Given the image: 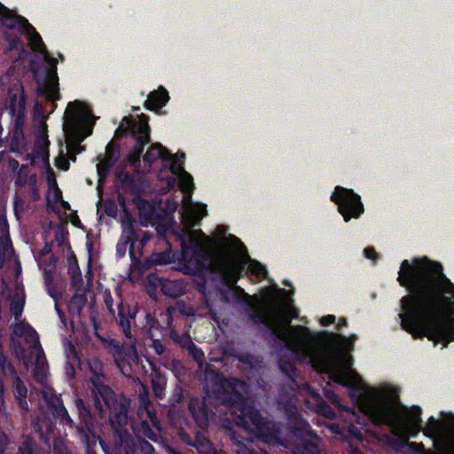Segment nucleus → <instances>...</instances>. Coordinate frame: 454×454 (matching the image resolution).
Returning <instances> with one entry per match:
<instances>
[{"mask_svg": "<svg viewBox=\"0 0 454 454\" xmlns=\"http://www.w3.org/2000/svg\"><path fill=\"white\" fill-rule=\"evenodd\" d=\"M397 281L408 294L400 300L401 328L415 340L446 348L454 341V284L443 266L427 256L401 262Z\"/></svg>", "mask_w": 454, "mask_h": 454, "instance_id": "obj_1", "label": "nucleus"}, {"mask_svg": "<svg viewBox=\"0 0 454 454\" xmlns=\"http://www.w3.org/2000/svg\"><path fill=\"white\" fill-rule=\"evenodd\" d=\"M142 154L130 151L127 155V161L134 168L136 173L139 172L141 168Z\"/></svg>", "mask_w": 454, "mask_h": 454, "instance_id": "obj_42", "label": "nucleus"}, {"mask_svg": "<svg viewBox=\"0 0 454 454\" xmlns=\"http://www.w3.org/2000/svg\"><path fill=\"white\" fill-rule=\"evenodd\" d=\"M148 280L153 285L158 286L162 294L167 296L177 298L184 293V286L180 281L160 278L156 274H150Z\"/></svg>", "mask_w": 454, "mask_h": 454, "instance_id": "obj_16", "label": "nucleus"}, {"mask_svg": "<svg viewBox=\"0 0 454 454\" xmlns=\"http://www.w3.org/2000/svg\"><path fill=\"white\" fill-rule=\"evenodd\" d=\"M68 274L71 278L73 287H80L82 285V273L75 257H74V262L69 264Z\"/></svg>", "mask_w": 454, "mask_h": 454, "instance_id": "obj_33", "label": "nucleus"}, {"mask_svg": "<svg viewBox=\"0 0 454 454\" xmlns=\"http://www.w3.org/2000/svg\"><path fill=\"white\" fill-rule=\"evenodd\" d=\"M91 110L84 113L77 101L70 102L67 107L63 129L67 136L69 160L75 161L76 155L85 151L82 142L92 134L93 123H89L86 115H90Z\"/></svg>", "mask_w": 454, "mask_h": 454, "instance_id": "obj_5", "label": "nucleus"}, {"mask_svg": "<svg viewBox=\"0 0 454 454\" xmlns=\"http://www.w3.org/2000/svg\"><path fill=\"white\" fill-rule=\"evenodd\" d=\"M87 302V298L84 294H74L69 303V309L71 310L74 309L77 314H80L82 309L84 308Z\"/></svg>", "mask_w": 454, "mask_h": 454, "instance_id": "obj_37", "label": "nucleus"}, {"mask_svg": "<svg viewBox=\"0 0 454 454\" xmlns=\"http://www.w3.org/2000/svg\"><path fill=\"white\" fill-rule=\"evenodd\" d=\"M127 121L128 126L123 128V123H121L115 133L118 135L121 132V136L126 135L128 132L132 133L136 140V145L132 151L143 155L145 146L151 142L148 116L142 114L139 123L134 122L127 116L123 118L122 121Z\"/></svg>", "mask_w": 454, "mask_h": 454, "instance_id": "obj_11", "label": "nucleus"}, {"mask_svg": "<svg viewBox=\"0 0 454 454\" xmlns=\"http://www.w3.org/2000/svg\"><path fill=\"white\" fill-rule=\"evenodd\" d=\"M331 200L338 206L339 213L345 222L351 218H358L364 213L361 197L352 189L336 186L331 195Z\"/></svg>", "mask_w": 454, "mask_h": 454, "instance_id": "obj_8", "label": "nucleus"}, {"mask_svg": "<svg viewBox=\"0 0 454 454\" xmlns=\"http://www.w3.org/2000/svg\"><path fill=\"white\" fill-rule=\"evenodd\" d=\"M24 301L23 300H13L11 302V312L14 316L15 319H19L23 312L24 309Z\"/></svg>", "mask_w": 454, "mask_h": 454, "instance_id": "obj_44", "label": "nucleus"}, {"mask_svg": "<svg viewBox=\"0 0 454 454\" xmlns=\"http://www.w3.org/2000/svg\"><path fill=\"white\" fill-rule=\"evenodd\" d=\"M440 423L434 417L431 416L428 419L427 426L423 429V433L427 436H432L435 434L439 429Z\"/></svg>", "mask_w": 454, "mask_h": 454, "instance_id": "obj_43", "label": "nucleus"}, {"mask_svg": "<svg viewBox=\"0 0 454 454\" xmlns=\"http://www.w3.org/2000/svg\"><path fill=\"white\" fill-rule=\"evenodd\" d=\"M245 265L242 263L233 262L223 264L220 266V276L223 282L226 285H234L243 276Z\"/></svg>", "mask_w": 454, "mask_h": 454, "instance_id": "obj_21", "label": "nucleus"}, {"mask_svg": "<svg viewBox=\"0 0 454 454\" xmlns=\"http://www.w3.org/2000/svg\"><path fill=\"white\" fill-rule=\"evenodd\" d=\"M169 156L170 152L168 149L163 147L160 144L156 143L151 145L147 152L143 156V159L149 167H152V165L159 159L164 163L167 162V159H168Z\"/></svg>", "mask_w": 454, "mask_h": 454, "instance_id": "obj_24", "label": "nucleus"}, {"mask_svg": "<svg viewBox=\"0 0 454 454\" xmlns=\"http://www.w3.org/2000/svg\"><path fill=\"white\" fill-rule=\"evenodd\" d=\"M372 420L379 424H390L393 420L394 413L392 408L386 403L375 404L370 412Z\"/></svg>", "mask_w": 454, "mask_h": 454, "instance_id": "obj_23", "label": "nucleus"}, {"mask_svg": "<svg viewBox=\"0 0 454 454\" xmlns=\"http://www.w3.org/2000/svg\"><path fill=\"white\" fill-rule=\"evenodd\" d=\"M4 36L8 43L9 50L23 49V43L18 35L5 31Z\"/></svg>", "mask_w": 454, "mask_h": 454, "instance_id": "obj_39", "label": "nucleus"}, {"mask_svg": "<svg viewBox=\"0 0 454 454\" xmlns=\"http://www.w3.org/2000/svg\"><path fill=\"white\" fill-rule=\"evenodd\" d=\"M146 410H147V413H148V417L151 420V422L153 423V425L157 428L159 429L160 428V421L156 416V414L151 411L148 410V408L146 407Z\"/></svg>", "mask_w": 454, "mask_h": 454, "instance_id": "obj_62", "label": "nucleus"}, {"mask_svg": "<svg viewBox=\"0 0 454 454\" xmlns=\"http://www.w3.org/2000/svg\"><path fill=\"white\" fill-rule=\"evenodd\" d=\"M139 434H141L145 438H147L153 442H159L161 438L157 431H154L148 422L143 421L138 429Z\"/></svg>", "mask_w": 454, "mask_h": 454, "instance_id": "obj_36", "label": "nucleus"}, {"mask_svg": "<svg viewBox=\"0 0 454 454\" xmlns=\"http://www.w3.org/2000/svg\"><path fill=\"white\" fill-rule=\"evenodd\" d=\"M175 159L177 160L178 164L183 163L184 165V160L185 159V153L184 152H181V151H178L177 153L175 154V155L170 153V156L168 157V159H167V161H168L170 163V167L172 166L173 160Z\"/></svg>", "mask_w": 454, "mask_h": 454, "instance_id": "obj_51", "label": "nucleus"}, {"mask_svg": "<svg viewBox=\"0 0 454 454\" xmlns=\"http://www.w3.org/2000/svg\"><path fill=\"white\" fill-rule=\"evenodd\" d=\"M47 61L50 65L43 67V78L40 80L36 77V82L38 83L36 91L38 96L45 97L47 100L54 102L60 98L59 93L57 62L56 59L51 56ZM32 71L35 73L36 76L38 75L35 68H32Z\"/></svg>", "mask_w": 454, "mask_h": 454, "instance_id": "obj_10", "label": "nucleus"}, {"mask_svg": "<svg viewBox=\"0 0 454 454\" xmlns=\"http://www.w3.org/2000/svg\"><path fill=\"white\" fill-rule=\"evenodd\" d=\"M49 145L50 142L46 137L43 140V145H41L37 151V154L41 156L43 160L46 158V153L49 154Z\"/></svg>", "mask_w": 454, "mask_h": 454, "instance_id": "obj_52", "label": "nucleus"}, {"mask_svg": "<svg viewBox=\"0 0 454 454\" xmlns=\"http://www.w3.org/2000/svg\"><path fill=\"white\" fill-rule=\"evenodd\" d=\"M176 344H178L181 348L188 350L195 359H198V356L193 351H199L200 356H204L203 351L195 345V343L192 340L191 337L187 333L183 334L182 337L177 340Z\"/></svg>", "mask_w": 454, "mask_h": 454, "instance_id": "obj_32", "label": "nucleus"}, {"mask_svg": "<svg viewBox=\"0 0 454 454\" xmlns=\"http://www.w3.org/2000/svg\"><path fill=\"white\" fill-rule=\"evenodd\" d=\"M184 397V395L183 388L176 387L170 396V402L172 403V404L180 403L183 402Z\"/></svg>", "mask_w": 454, "mask_h": 454, "instance_id": "obj_48", "label": "nucleus"}, {"mask_svg": "<svg viewBox=\"0 0 454 454\" xmlns=\"http://www.w3.org/2000/svg\"><path fill=\"white\" fill-rule=\"evenodd\" d=\"M173 309L168 308L164 312H160L158 317L155 314L146 313L145 325L151 337H155L157 333L164 337L173 323Z\"/></svg>", "mask_w": 454, "mask_h": 454, "instance_id": "obj_15", "label": "nucleus"}, {"mask_svg": "<svg viewBox=\"0 0 454 454\" xmlns=\"http://www.w3.org/2000/svg\"><path fill=\"white\" fill-rule=\"evenodd\" d=\"M215 376L217 378V380H219L220 381V387H219V392L221 393V399L223 400V397L224 396L225 393L231 391V387H234L233 385H231V384H228L227 385V387L225 388V386H224V379L220 376L219 374L216 375L215 372H214V378L215 379Z\"/></svg>", "mask_w": 454, "mask_h": 454, "instance_id": "obj_49", "label": "nucleus"}, {"mask_svg": "<svg viewBox=\"0 0 454 454\" xmlns=\"http://www.w3.org/2000/svg\"><path fill=\"white\" fill-rule=\"evenodd\" d=\"M168 100L169 95L168 90L160 85L158 90H154L148 94L144 106L149 111L158 113L166 106Z\"/></svg>", "mask_w": 454, "mask_h": 454, "instance_id": "obj_19", "label": "nucleus"}, {"mask_svg": "<svg viewBox=\"0 0 454 454\" xmlns=\"http://www.w3.org/2000/svg\"><path fill=\"white\" fill-rule=\"evenodd\" d=\"M152 387L154 395L161 398L166 388V379L160 372H156L152 379Z\"/></svg>", "mask_w": 454, "mask_h": 454, "instance_id": "obj_34", "label": "nucleus"}, {"mask_svg": "<svg viewBox=\"0 0 454 454\" xmlns=\"http://www.w3.org/2000/svg\"><path fill=\"white\" fill-rule=\"evenodd\" d=\"M25 146V136L23 133L22 126L19 121H16L11 137L10 147L12 152H18Z\"/></svg>", "mask_w": 454, "mask_h": 454, "instance_id": "obj_30", "label": "nucleus"}, {"mask_svg": "<svg viewBox=\"0 0 454 454\" xmlns=\"http://www.w3.org/2000/svg\"><path fill=\"white\" fill-rule=\"evenodd\" d=\"M235 357L241 364H247L251 367H253L256 363L255 357L248 352L239 353L235 355Z\"/></svg>", "mask_w": 454, "mask_h": 454, "instance_id": "obj_45", "label": "nucleus"}, {"mask_svg": "<svg viewBox=\"0 0 454 454\" xmlns=\"http://www.w3.org/2000/svg\"><path fill=\"white\" fill-rule=\"evenodd\" d=\"M14 333L17 335H19V336L23 335L25 333H36L35 330L30 325H28V324L25 325L23 323L18 324L16 325Z\"/></svg>", "mask_w": 454, "mask_h": 454, "instance_id": "obj_47", "label": "nucleus"}, {"mask_svg": "<svg viewBox=\"0 0 454 454\" xmlns=\"http://www.w3.org/2000/svg\"><path fill=\"white\" fill-rule=\"evenodd\" d=\"M278 365L280 372L296 384L297 368L295 364L288 359H279Z\"/></svg>", "mask_w": 454, "mask_h": 454, "instance_id": "obj_31", "label": "nucleus"}, {"mask_svg": "<svg viewBox=\"0 0 454 454\" xmlns=\"http://www.w3.org/2000/svg\"><path fill=\"white\" fill-rule=\"evenodd\" d=\"M4 347L0 341V368L4 372L14 373L15 369L12 364L8 360L7 356L4 354Z\"/></svg>", "mask_w": 454, "mask_h": 454, "instance_id": "obj_41", "label": "nucleus"}, {"mask_svg": "<svg viewBox=\"0 0 454 454\" xmlns=\"http://www.w3.org/2000/svg\"><path fill=\"white\" fill-rule=\"evenodd\" d=\"M248 270L257 278H264L268 274L265 266L256 260H250Z\"/></svg>", "mask_w": 454, "mask_h": 454, "instance_id": "obj_38", "label": "nucleus"}, {"mask_svg": "<svg viewBox=\"0 0 454 454\" xmlns=\"http://www.w3.org/2000/svg\"><path fill=\"white\" fill-rule=\"evenodd\" d=\"M49 407L51 408L53 416L59 419L63 425L67 426L70 428H76L77 424H75L70 417L60 397L57 396L51 400L49 402Z\"/></svg>", "mask_w": 454, "mask_h": 454, "instance_id": "obj_22", "label": "nucleus"}, {"mask_svg": "<svg viewBox=\"0 0 454 454\" xmlns=\"http://www.w3.org/2000/svg\"><path fill=\"white\" fill-rule=\"evenodd\" d=\"M223 403L230 406L231 413L238 427L254 432L264 442L271 441L276 437V432L270 421L264 419L260 411L235 387H231V391L225 393Z\"/></svg>", "mask_w": 454, "mask_h": 454, "instance_id": "obj_4", "label": "nucleus"}, {"mask_svg": "<svg viewBox=\"0 0 454 454\" xmlns=\"http://www.w3.org/2000/svg\"><path fill=\"white\" fill-rule=\"evenodd\" d=\"M137 313V309L135 307L124 304L122 301L118 305L116 322L127 338H131V320L135 319Z\"/></svg>", "mask_w": 454, "mask_h": 454, "instance_id": "obj_18", "label": "nucleus"}, {"mask_svg": "<svg viewBox=\"0 0 454 454\" xmlns=\"http://www.w3.org/2000/svg\"><path fill=\"white\" fill-rule=\"evenodd\" d=\"M168 333L169 338L175 343H176L177 340L182 337V335H180L179 333L174 327H171V326L169 327Z\"/></svg>", "mask_w": 454, "mask_h": 454, "instance_id": "obj_60", "label": "nucleus"}, {"mask_svg": "<svg viewBox=\"0 0 454 454\" xmlns=\"http://www.w3.org/2000/svg\"><path fill=\"white\" fill-rule=\"evenodd\" d=\"M52 189L54 198L53 200H51L50 195L47 196L46 200L48 205L54 204L59 200H62V192L60 191V189L58 186L53 187Z\"/></svg>", "mask_w": 454, "mask_h": 454, "instance_id": "obj_50", "label": "nucleus"}, {"mask_svg": "<svg viewBox=\"0 0 454 454\" xmlns=\"http://www.w3.org/2000/svg\"><path fill=\"white\" fill-rule=\"evenodd\" d=\"M47 181H48V184H49L50 188L58 186L56 176H55L53 169H51V171H48Z\"/></svg>", "mask_w": 454, "mask_h": 454, "instance_id": "obj_55", "label": "nucleus"}, {"mask_svg": "<svg viewBox=\"0 0 454 454\" xmlns=\"http://www.w3.org/2000/svg\"><path fill=\"white\" fill-rule=\"evenodd\" d=\"M335 319H336V317L333 315L324 316L320 319V324L323 326H328V325L333 324L335 322Z\"/></svg>", "mask_w": 454, "mask_h": 454, "instance_id": "obj_57", "label": "nucleus"}, {"mask_svg": "<svg viewBox=\"0 0 454 454\" xmlns=\"http://www.w3.org/2000/svg\"><path fill=\"white\" fill-rule=\"evenodd\" d=\"M27 389L25 384L20 378H17L14 383V396L18 401L20 408L24 411H28V403L27 401Z\"/></svg>", "mask_w": 454, "mask_h": 454, "instance_id": "obj_29", "label": "nucleus"}, {"mask_svg": "<svg viewBox=\"0 0 454 454\" xmlns=\"http://www.w3.org/2000/svg\"><path fill=\"white\" fill-rule=\"evenodd\" d=\"M181 439L190 446L194 447L200 454H214L215 448L210 440L204 434L197 432L194 435L181 431Z\"/></svg>", "mask_w": 454, "mask_h": 454, "instance_id": "obj_17", "label": "nucleus"}, {"mask_svg": "<svg viewBox=\"0 0 454 454\" xmlns=\"http://www.w3.org/2000/svg\"><path fill=\"white\" fill-rule=\"evenodd\" d=\"M0 23L3 27L13 30L17 29L20 35H25L34 51L41 53L45 60L50 59L47 48L35 28L28 20L14 12L0 3Z\"/></svg>", "mask_w": 454, "mask_h": 454, "instance_id": "obj_7", "label": "nucleus"}, {"mask_svg": "<svg viewBox=\"0 0 454 454\" xmlns=\"http://www.w3.org/2000/svg\"><path fill=\"white\" fill-rule=\"evenodd\" d=\"M138 234L133 229L129 230V235L123 243L119 242L116 246V254L119 257H123L126 254L127 246L129 245V253L130 258L135 259L134 247L136 242L138 240Z\"/></svg>", "mask_w": 454, "mask_h": 454, "instance_id": "obj_25", "label": "nucleus"}, {"mask_svg": "<svg viewBox=\"0 0 454 454\" xmlns=\"http://www.w3.org/2000/svg\"><path fill=\"white\" fill-rule=\"evenodd\" d=\"M119 146L110 142L106 147V158L103 161L97 165V170L99 176L104 177L113 168L119 159Z\"/></svg>", "mask_w": 454, "mask_h": 454, "instance_id": "obj_20", "label": "nucleus"}, {"mask_svg": "<svg viewBox=\"0 0 454 454\" xmlns=\"http://www.w3.org/2000/svg\"><path fill=\"white\" fill-rule=\"evenodd\" d=\"M246 305L253 325H262L270 330L276 338L284 342L285 348L294 355L296 361L308 362L317 371H323L328 366L325 355L317 345V335L308 327L295 325L286 330L278 329L272 319L278 317L279 310L277 307H270L268 311H262L249 301Z\"/></svg>", "mask_w": 454, "mask_h": 454, "instance_id": "obj_2", "label": "nucleus"}, {"mask_svg": "<svg viewBox=\"0 0 454 454\" xmlns=\"http://www.w3.org/2000/svg\"><path fill=\"white\" fill-rule=\"evenodd\" d=\"M422 410L419 406H412L408 411V417L414 426L416 432H419L422 429L423 421L421 419Z\"/></svg>", "mask_w": 454, "mask_h": 454, "instance_id": "obj_35", "label": "nucleus"}, {"mask_svg": "<svg viewBox=\"0 0 454 454\" xmlns=\"http://www.w3.org/2000/svg\"><path fill=\"white\" fill-rule=\"evenodd\" d=\"M339 356L342 360L344 369H338L334 371L332 374V379L335 382L349 388V396L351 399L358 400L362 396L364 389L362 387L356 385L351 381V377L348 372L353 364L352 357L345 355L342 351L339 353Z\"/></svg>", "mask_w": 454, "mask_h": 454, "instance_id": "obj_14", "label": "nucleus"}, {"mask_svg": "<svg viewBox=\"0 0 454 454\" xmlns=\"http://www.w3.org/2000/svg\"><path fill=\"white\" fill-rule=\"evenodd\" d=\"M189 411L196 425L200 428L205 429L215 419V405L207 396L202 398L194 397L190 400Z\"/></svg>", "mask_w": 454, "mask_h": 454, "instance_id": "obj_12", "label": "nucleus"}, {"mask_svg": "<svg viewBox=\"0 0 454 454\" xmlns=\"http://www.w3.org/2000/svg\"><path fill=\"white\" fill-rule=\"evenodd\" d=\"M54 308H55V310H56L61 323L63 324L64 326H66L67 325V317H66L63 309L60 308V305L58 301H55Z\"/></svg>", "mask_w": 454, "mask_h": 454, "instance_id": "obj_54", "label": "nucleus"}, {"mask_svg": "<svg viewBox=\"0 0 454 454\" xmlns=\"http://www.w3.org/2000/svg\"><path fill=\"white\" fill-rule=\"evenodd\" d=\"M56 166L63 170H67L69 168V162L67 160H63L60 162L59 159H56Z\"/></svg>", "mask_w": 454, "mask_h": 454, "instance_id": "obj_64", "label": "nucleus"}, {"mask_svg": "<svg viewBox=\"0 0 454 454\" xmlns=\"http://www.w3.org/2000/svg\"><path fill=\"white\" fill-rule=\"evenodd\" d=\"M102 374L94 372L90 378L91 394L95 408L99 412L109 411V421L121 443H125L132 453L139 450L142 454H155L153 446L145 438L137 435L133 440L125 430L129 422L130 400L123 394L117 395L108 385L100 380Z\"/></svg>", "mask_w": 454, "mask_h": 454, "instance_id": "obj_3", "label": "nucleus"}, {"mask_svg": "<svg viewBox=\"0 0 454 454\" xmlns=\"http://www.w3.org/2000/svg\"><path fill=\"white\" fill-rule=\"evenodd\" d=\"M115 184L120 191L124 194L145 195L146 190L145 178L138 173L130 174L124 170H119L115 173Z\"/></svg>", "mask_w": 454, "mask_h": 454, "instance_id": "obj_13", "label": "nucleus"}, {"mask_svg": "<svg viewBox=\"0 0 454 454\" xmlns=\"http://www.w3.org/2000/svg\"><path fill=\"white\" fill-rule=\"evenodd\" d=\"M181 254L184 261L189 263L194 262V268H190L189 271L194 277L197 290L205 293L207 278L212 269L202 261L205 257L203 247L194 238L189 236L186 239H182Z\"/></svg>", "mask_w": 454, "mask_h": 454, "instance_id": "obj_6", "label": "nucleus"}, {"mask_svg": "<svg viewBox=\"0 0 454 454\" xmlns=\"http://www.w3.org/2000/svg\"><path fill=\"white\" fill-rule=\"evenodd\" d=\"M18 454H49L32 437L27 436L18 449Z\"/></svg>", "mask_w": 454, "mask_h": 454, "instance_id": "obj_27", "label": "nucleus"}, {"mask_svg": "<svg viewBox=\"0 0 454 454\" xmlns=\"http://www.w3.org/2000/svg\"><path fill=\"white\" fill-rule=\"evenodd\" d=\"M152 344L151 348L153 349L155 354L161 356L166 351V347L162 344L161 340L159 338L151 337Z\"/></svg>", "mask_w": 454, "mask_h": 454, "instance_id": "obj_46", "label": "nucleus"}, {"mask_svg": "<svg viewBox=\"0 0 454 454\" xmlns=\"http://www.w3.org/2000/svg\"><path fill=\"white\" fill-rule=\"evenodd\" d=\"M52 243L45 242L43 247L40 250V255L44 256L51 252Z\"/></svg>", "mask_w": 454, "mask_h": 454, "instance_id": "obj_63", "label": "nucleus"}, {"mask_svg": "<svg viewBox=\"0 0 454 454\" xmlns=\"http://www.w3.org/2000/svg\"><path fill=\"white\" fill-rule=\"evenodd\" d=\"M47 61L50 65L43 67V78L40 80L36 77V82L38 83L36 91L38 96L45 97L47 100L54 102L60 98L59 93L57 62L56 59L51 56ZM32 71L35 73L36 76L38 75L35 68H32Z\"/></svg>", "mask_w": 454, "mask_h": 454, "instance_id": "obj_9", "label": "nucleus"}, {"mask_svg": "<svg viewBox=\"0 0 454 454\" xmlns=\"http://www.w3.org/2000/svg\"><path fill=\"white\" fill-rule=\"evenodd\" d=\"M104 301H105V304L107 308V309L109 310V312L111 314H114V300L111 296V294L110 293H106L104 294Z\"/></svg>", "mask_w": 454, "mask_h": 454, "instance_id": "obj_53", "label": "nucleus"}, {"mask_svg": "<svg viewBox=\"0 0 454 454\" xmlns=\"http://www.w3.org/2000/svg\"><path fill=\"white\" fill-rule=\"evenodd\" d=\"M29 174V168L27 165L22 164L17 173L15 179V186L23 187L27 184Z\"/></svg>", "mask_w": 454, "mask_h": 454, "instance_id": "obj_40", "label": "nucleus"}, {"mask_svg": "<svg viewBox=\"0 0 454 454\" xmlns=\"http://www.w3.org/2000/svg\"><path fill=\"white\" fill-rule=\"evenodd\" d=\"M170 170L173 175L176 176H183V178L180 182V186L182 189L188 191L189 189H194V184L192 176L184 170V164H178L177 160L175 159L173 160V164L170 168Z\"/></svg>", "mask_w": 454, "mask_h": 454, "instance_id": "obj_26", "label": "nucleus"}, {"mask_svg": "<svg viewBox=\"0 0 454 454\" xmlns=\"http://www.w3.org/2000/svg\"><path fill=\"white\" fill-rule=\"evenodd\" d=\"M364 254L366 258L374 260L377 258V253L373 247H366L364 249Z\"/></svg>", "mask_w": 454, "mask_h": 454, "instance_id": "obj_61", "label": "nucleus"}, {"mask_svg": "<svg viewBox=\"0 0 454 454\" xmlns=\"http://www.w3.org/2000/svg\"><path fill=\"white\" fill-rule=\"evenodd\" d=\"M243 454H269L267 450L257 448H247L243 450Z\"/></svg>", "mask_w": 454, "mask_h": 454, "instance_id": "obj_59", "label": "nucleus"}, {"mask_svg": "<svg viewBox=\"0 0 454 454\" xmlns=\"http://www.w3.org/2000/svg\"><path fill=\"white\" fill-rule=\"evenodd\" d=\"M138 195L132 198L133 204L137 207L139 215L145 219H150L154 213V207L152 203L143 197Z\"/></svg>", "mask_w": 454, "mask_h": 454, "instance_id": "obj_28", "label": "nucleus"}, {"mask_svg": "<svg viewBox=\"0 0 454 454\" xmlns=\"http://www.w3.org/2000/svg\"><path fill=\"white\" fill-rule=\"evenodd\" d=\"M66 374L69 380H73L75 377V369L69 362L66 363Z\"/></svg>", "mask_w": 454, "mask_h": 454, "instance_id": "obj_58", "label": "nucleus"}, {"mask_svg": "<svg viewBox=\"0 0 454 454\" xmlns=\"http://www.w3.org/2000/svg\"><path fill=\"white\" fill-rule=\"evenodd\" d=\"M9 443L8 436L5 434H0V454H4L5 449Z\"/></svg>", "mask_w": 454, "mask_h": 454, "instance_id": "obj_56", "label": "nucleus"}]
</instances>
